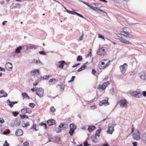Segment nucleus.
Here are the masks:
<instances>
[{"instance_id":"1","label":"nucleus","mask_w":146,"mask_h":146,"mask_svg":"<svg viewBox=\"0 0 146 146\" xmlns=\"http://www.w3.org/2000/svg\"><path fill=\"white\" fill-rule=\"evenodd\" d=\"M123 31L117 34L118 39L126 44H131V43L128 41L133 38V35L131 34V30L128 28H125L123 29Z\"/></svg>"},{"instance_id":"61","label":"nucleus","mask_w":146,"mask_h":146,"mask_svg":"<svg viewBox=\"0 0 146 146\" xmlns=\"http://www.w3.org/2000/svg\"><path fill=\"white\" fill-rule=\"evenodd\" d=\"M20 116L22 119H24L25 118V115H20Z\"/></svg>"},{"instance_id":"58","label":"nucleus","mask_w":146,"mask_h":146,"mask_svg":"<svg viewBox=\"0 0 146 146\" xmlns=\"http://www.w3.org/2000/svg\"><path fill=\"white\" fill-rule=\"evenodd\" d=\"M142 94L144 97H146V91H143L142 92Z\"/></svg>"},{"instance_id":"12","label":"nucleus","mask_w":146,"mask_h":146,"mask_svg":"<svg viewBox=\"0 0 146 146\" xmlns=\"http://www.w3.org/2000/svg\"><path fill=\"white\" fill-rule=\"evenodd\" d=\"M97 53L98 55L101 56L104 55L105 53L104 49L102 48H99Z\"/></svg>"},{"instance_id":"26","label":"nucleus","mask_w":146,"mask_h":146,"mask_svg":"<svg viewBox=\"0 0 146 146\" xmlns=\"http://www.w3.org/2000/svg\"><path fill=\"white\" fill-rule=\"evenodd\" d=\"M50 77L49 75H45L43 77H41L40 78V80H46Z\"/></svg>"},{"instance_id":"46","label":"nucleus","mask_w":146,"mask_h":146,"mask_svg":"<svg viewBox=\"0 0 146 146\" xmlns=\"http://www.w3.org/2000/svg\"><path fill=\"white\" fill-rule=\"evenodd\" d=\"M50 111L51 112H54L55 111V110L53 106H51L50 109Z\"/></svg>"},{"instance_id":"23","label":"nucleus","mask_w":146,"mask_h":146,"mask_svg":"<svg viewBox=\"0 0 146 146\" xmlns=\"http://www.w3.org/2000/svg\"><path fill=\"white\" fill-rule=\"evenodd\" d=\"M91 139L93 143H96L97 141V139L95 135H92L91 137Z\"/></svg>"},{"instance_id":"49","label":"nucleus","mask_w":146,"mask_h":146,"mask_svg":"<svg viewBox=\"0 0 146 146\" xmlns=\"http://www.w3.org/2000/svg\"><path fill=\"white\" fill-rule=\"evenodd\" d=\"M19 113V112H13V115L15 117L17 116Z\"/></svg>"},{"instance_id":"63","label":"nucleus","mask_w":146,"mask_h":146,"mask_svg":"<svg viewBox=\"0 0 146 146\" xmlns=\"http://www.w3.org/2000/svg\"><path fill=\"white\" fill-rule=\"evenodd\" d=\"M132 144L133 145V146H137L136 142H133Z\"/></svg>"},{"instance_id":"6","label":"nucleus","mask_w":146,"mask_h":146,"mask_svg":"<svg viewBox=\"0 0 146 146\" xmlns=\"http://www.w3.org/2000/svg\"><path fill=\"white\" fill-rule=\"evenodd\" d=\"M127 65L126 63H124L122 65L120 66L119 67L120 71L123 73H125L127 70Z\"/></svg>"},{"instance_id":"32","label":"nucleus","mask_w":146,"mask_h":146,"mask_svg":"<svg viewBox=\"0 0 146 146\" xmlns=\"http://www.w3.org/2000/svg\"><path fill=\"white\" fill-rule=\"evenodd\" d=\"M111 81H109L104 83L103 84L104 87H105V88L107 86H108L111 82Z\"/></svg>"},{"instance_id":"48","label":"nucleus","mask_w":146,"mask_h":146,"mask_svg":"<svg viewBox=\"0 0 146 146\" xmlns=\"http://www.w3.org/2000/svg\"><path fill=\"white\" fill-rule=\"evenodd\" d=\"M107 61V62H105L104 61H101L99 63H100V64L103 66H105L106 63H107L108 61H106V62Z\"/></svg>"},{"instance_id":"40","label":"nucleus","mask_w":146,"mask_h":146,"mask_svg":"<svg viewBox=\"0 0 146 146\" xmlns=\"http://www.w3.org/2000/svg\"><path fill=\"white\" fill-rule=\"evenodd\" d=\"M98 38H101L104 41H105V39L104 36L100 34L98 35Z\"/></svg>"},{"instance_id":"31","label":"nucleus","mask_w":146,"mask_h":146,"mask_svg":"<svg viewBox=\"0 0 146 146\" xmlns=\"http://www.w3.org/2000/svg\"><path fill=\"white\" fill-rule=\"evenodd\" d=\"M84 36V32L83 31L82 32V33L81 36H80L77 39V40L78 41H80L82 40Z\"/></svg>"},{"instance_id":"43","label":"nucleus","mask_w":146,"mask_h":146,"mask_svg":"<svg viewBox=\"0 0 146 146\" xmlns=\"http://www.w3.org/2000/svg\"><path fill=\"white\" fill-rule=\"evenodd\" d=\"M38 53L40 54H42L43 55H46V53L44 51H40L38 52Z\"/></svg>"},{"instance_id":"25","label":"nucleus","mask_w":146,"mask_h":146,"mask_svg":"<svg viewBox=\"0 0 146 146\" xmlns=\"http://www.w3.org/2000/svg\"><path fill=\"white\" fill-rule=\"evenodd\" d=\"M7 103L8 106H9L11 108H12L13 107V102L11 101L9 99L7 101Z\"/></svg>"},{"instance_id":"42","label":"nucleus","mask_w":146,"mask_h":146,"mask_svg":"<svg viewBox=\"0 0 146 146\" xmlns=\"http://www.w3.org/2000/svg\"><path fill=\"white\" fill-rule=\"evenodd\" d=\"M35 106V104L33 103H30L29 104V106L32 108H33Z\"/></svg>"},{"instance_id":"22","label":"nucleus","mask_w":146,"mask_h":146,"mask_svg":"<svg viewBox=\"0 0 146 146\" xmlns=\"http://www.w3.org/2000/svg\"><path fill=\"white\" fill-rule=\"evenodd\" d=\"M140 78L143 80L145 79V74L144 72H140L139 74Z\"/></svg>"},{"instance_id":"47","label":"nucleus","mask_w":146,"mask_h":146,"mask_svg":"<svg viewBox=\"0 0 146 146\" xmlns=\"http://www.w3.org/2000/svg\"><path fill=\"white\" fill-rule=\"evenodd\" d=\"M75 76H72L71 78V79L70 80L68 81V82L69 83L73 81L74 79L75 78Z\"/></svg>"},{"instance_id":"35","label":"nucleus","mask_w":146,"mask_h":146,"mask_svg":"<svg viewBox=\"0 0 146 146\" xmlns=\"http://www.w3.org/2000/svg\"><path fill=\"white\" fill-rule=\"evenodd\" d=\"M27 108H25L21 110V112L23 114H25L27 113Z\"/></svg>"},{"instance_id":"34","label":"nucleus","mask_w":146,"mask_h":146,"mask_svg":"<svg viewBox=\"0 0 146 146\" xmlns=\"http://www.w3.org/2000/svg\"><path fill=\"white\" fill-rule=\"evenodd\" d=\"M101 130L100 129H98L97 130L95 134V136H98V137H100V133Z\"/></svg>"},{"instance_id":"16","label":"nucleus","mask_w":146,"mask_h":146,"mask_svg":"<svg viewBox=\"0 0 146 146\" xmlns=\"http://www.w3.org/2000/svg\"><path fill=\"white\" fill-rule=\"evenodd\" d=\"M23 134L22 131L21 129H18L15 133V135L17 136H21Z\"/></svg>"},{"instance_id":"13","label":"nucleus","mask_w":146,"mask_h":146,"mask_svg":"<svg viewBox=\"0 0 146 146\" xmlns=\"http://www.w3.org/2000/svg\"><path fill=\"white\" fill-rule=\"evenodd\" d=\"M120 106L121 107L125 106L127 104V101L125 99L121 100L119 101Z\"/></svg>"},{"instance_id":"9","label":"nucleus","mask_w":146,"mask_h":146,"mask_svg":"<svg viewBox=\"0 0 146 146\" xmlns=\"http://www.w3.org/2000/svg\"><path fill=\"white\" fill-rule=\"evenodd\" d=\"M6 69L9 71H11L13 68V65L10 62L7 63L5 65Z\"/></svg>"},{"instance_id":"17","label":"nucleus","mask_w":146,"mask_h":146,"mask_svg":"<svg viewBox=\"0 0 146 146\" xmlns=\"http://www.w3.org/2000/svg\"><path fill=\"white\" fill-rule=\"evenodd\" d=\"M47 123L49 126L53 125L55 123V121L52 119H50L47 121Z\"/></svg>"},{"instance_id":"27","label":"nucleus","mask_w":146,"mask_h":146,"mask_svg":"<svg viewBox=\"0 0 146 146\" xmlns=\"http://www.w3.org/2000/svg\"><path fill=\"white\" fill-rule=\"evenodd\" d=\"M67 125L65 123H61L58 127L60 128H67Z\"/></svg>"},{"instance_id":"20","label":"nucleus","mask_w":146,"mask_h":146,"mask_svg":"<svg viewBox=\"0 0 146 146\" xmlns=\"http://www.w3.org/2000/svg\"><path fill=\"white\" fill-rule=\"evenodd\" d=\"M65 62L63 61H61L58 62L59 65L58 66V67L60 68H62L64 66V64Z\"/></svg>"},{"instance_id":"14","label":"nucleus","mask_w":146,"mask_h":146,"mask_svg":"<svg viewBox=\"0 0 146 146\" xmlns=\"http://www.w3.org/2000/svg\"><path fill=\"white\" fill-rule=\"evenodd\" d=\"M8 96L6 93H5V91L3 90L0 91V98L2 97H6Z\"/></svg>"},{"instance_id":"33","label":"nucleus","mask_w":146,"mask_h":146,"mask_svg":"<svg viewBox=\"0 0 146 146\" xmlns=\"http://www.w3.org/2000/svg\"><path fill=\"white\" fill-rule=\"evenodd\" d=\"M60 86V90H61L62 91H63L64 90V85L63 84H60V85H58L57 86Z\"/></svg>"},{"instance_id":"54","label":"nucleus","mask_w":146,"mask_h":146,"mask_svg":"<svg viewBox=\"0 0 146 146\" xmlns=\"http://www.w3.org/2000/svg\"><path fill=\"white\" fill-rule=\"evenodd\" d=\"M27 109L28 110H27V113L29 114L31 113L32 112V111L31 110L30 108H27Z\"/></svg>"},{"instance_id":"4","label":"nucleus","mask_w":146,"mask_h":146,"mask_svg":"<svg viewBox=\"0 0 146 146\" xmlns=\"http://www.w3.org/2000/svg\"><path fill=\"white\" fill-rule=\"evenodd\" d=\"M35 90L37 91L36 92V94L40 97H42L43 96L44 94V90L42 88H37Z\"/></svg>"},{"instance_id":"60","label":"nucleus","mask_w":146,"mask_h":146,"mask_svg":"<svg viewBox=\"0 0 146 146\" xmlns=\"http://www.w3.org/2000/svg\"><path fill=\"white\" fill-rule=\"evenodd\" d=\"M56 79H50L49 81L48 82L49 83H51L53 82L54 80L55 81Z\"/></svg>"},{"instance_id":"24","label":"nucleus","mask_w":146,"mask_h":146,"mask_svg":"<svg viewBox=\"0 0 146 146\" xmlns=\"http://www.w3.org/2000/svg\"><path fill=\"white\" fill-rule=\"evenodd\" d=\"M97 88L100 91H102L105 89V87H104V85H103V84L99 85L98 86Z\"/></svg>"},{"instance_id":"50","label":"nucleus","mask_w":146,"mask_h":146,"mask_svg":"<svg viewBox=\"0 0 146 146\" xmlns=\"http://www.w3.org/2000/svg\"><path fill=\"white\" fill-rule=\"evenodd\" d=\"M84 146H90V145L88 144L87 141H85L84 143Z\"/></svg>"},{"instance_id":"55","label":"nucleus","mask_w":146,"mask_h":146,"mask_svg":"<svg viewBox=\"0 0 146 146\" xmlns=\"http://www.w3.org/2000/svg\"><path fill=\"white\" fill-rule=\"evenodd\" d=\"M142 136L143 138V139L145 140L146 139V133H143L142 134Z\"/></svg>"},{"instance_id":"53","label":"nucleus","mask_w":146,"mask_h":146,"mask_svg":"<svg viewBox=\"0 0 146 146\" xmlns=\"http://www.w3.org/2000/svg\"><path fill=\"white\" fill-rule=\"evenodd\" d=\"M10 133V130L9 129L7 130V132L4 131L3 132V134L5 135H6L7 134H9Z\"/></svg>"},{"instance_id":"15","label":"nucleus","mask_w":146,"mask_h":146,"mask_svg":"<svg viewBox=\"0 0 146 146\" xmlns=\"http://www.w3.org/2000/svg\"><path fill=\"white\" fill-rule=\"evenodd\" d=\"M22 49V47L21 46H19L17 47L15 50V53L16 54H19L21 52V50Z\"/></svg>"},{"instance_id":"18","label":"nucleus","mask_w":146,"mask_h":146,"mask_svg":"<svg viewBox=\"0 0 146 146\" xmlns=\"http://www.w3.org/2000/svg\"><path fill=\"white\" fill-rule=\"evenodd\" d=\"M87 63V62L84 64L78 70H77V71L78 72H80L84 69L85 68H87V66L85 65Z\"/></svg>"},{"instance_id":"39","label":"nucleus","mask_w":146,"mask_h":146,"mask_svg":"<svg viewBox=\"0 0 146 146\" xmlns=\"http://www.w3.org/2000/svg\"><path fill=\"white\" fill-rule=\"evenodd\" d=\"M40 125L41 126L43 127L44 128V129H46L47 128V125L45 123H42Z\"/></svg>"},{"instance_id":"2","label":"nucleus","mask_w":146,"mask_h":146,"mask_svg":"<svg viewBox=\"0 0 146 146\" xmlns=\"http://www.w3.org/2000/svg\"><path fill=\"white\" fill-rule=\"evenodd\" d=\"M116 125V124L115 122H112L111 124L110 123L108 125V128L107 131V133L112 134L114 130V127Z\"/></svg>"},{"instance_id":"56","label":"nucleus","mask_w":146,"mask_h":146,"mask_svg":"<svg viewBox=\"0 0 146 146\" xmlns=\"http://www.w3.org/2000/svg\"><path fill=\"white\" fill-rule=\"evenodd\" d=\"M5 121L3 118H0V123H3Z\"/></svg>"},{"instance_id":"11","label":"nucleus","mask_w":146,"mask_h":146,"mask_svg":"<svg viewBox=\"0 0 146 146\" xmlns=\"http://www.w3.org/2000/svg\"><path fill=\"white\" fill-rule=\"evenodd\" d=\"M131 95L133 96L138 98H140L142 96V95L140 94V92L137 91L133 92L131 94Z\"/></svg>"},{"instance_id":"29","label":"nucleus","mask_w":146,"mask_h":146,"mask_svg":"<svg viewBox=\"0 0 146 146\" xmlns=\"http://www.w3.org/2000/svg\"><path fill=\"white\" fill-rule=\"evenodd\" d=\"M34 48V46L33 45L28 46L26 47V50L28 51L30 49H32Z\"/></svg>"},{"instance_id":"51","label":"nucleus","mask_w":146,"mask_h":146,"mask_svg":"<svg viewBox=\"0 0 146 146\" xmlns=\"http://www.w3.org/2000/svg\"><path fill=\"white\" fill-rule=\"evenodd\" d=\"M23 145L24 146H28L29 145V143L27 141H25L24 143H23Z\"/></svg>"},{"instance_id":"57","label":"nucleus","mask_w":146,"mask_h":146,"mask_svg":"<svg viewBox=\"0 0 146 146\" xmlns=\"http://www.w3.org/2000/svg\"><path fill=\"white\" fill-rule=\"evenodd\" d=\"M92 73L95 76L96 75V71L94 69H93L92 70Z\"/></svg>"},{"instance_id":"21","label":"nucleus","mask_w":146,"mask_h":146,"mask_svg":"<svg viewBox=\"0 0 146 146\" xmlns=\"http://www.w3.org/2000/svg\"><path fill=\"white\" fill-rule=\"evenodd\" d=\"M96 129V127L94 125H90L88 128V130L90 132H92Z\"/></svg>"},{"instance_id":"52","label":"nucleus","mask_w":146,"mask_h":146,"mask_svg":"<svg viewBox=\"0 0 146 146\" xmlns=\"http://www.w3.org/2000/svg\"><path fill=\"white\" fill-rule=\"evenodd\" d=\"M55 131L57 133H59L61 131V129L59 128H57L56 129Z\"/></svg>"},{"instance_id":"38","label":"nucleus","mask_w":146,"mask_h":146,"mask_svg":"<svg viewBox=\"0 0 146 146\" xmlns=\"http://www.w3.org/2000/svg\"><path fill=\"white\" fill-rule=\"evenodd\" d=\"M82 59V56L79 55L78 56L77 58V61H81Z\"/></svg>"},{"instance_id":"45","label":"nucleus","mask_w":146,"mask_h":146,"mask_svg":"<svg viewBox=\"0 0 146 146\" xmlns=\"http://www.w3.org/2000/svg\"><path fill=\"white\" fill-rule=\"evenodd\" d=\"M3 146H9V144L7 143V140H5Z\"/></svg>"},{"instance_id":"44","label":"nucleus","mask_w":146,"mask_h":146,"mask_svg":"<svg viewBox=\"0 0 146 146\" xmlns=\"http://www.w3.org/2000/svg\"><path fill=\"white\" fill-rule=\"evenodd\" d=\"M31 129H33L35 130V131H37L38 130L36 128V125L35 124H34L33 125L32 127H31Z\"/></svg>"},{"instance_id":"7","label":"nucleus","mask_w":146,"mask_h":146,"mask_svg":"<svg viewBox=\"0 0 146 146\" xmlns=\"http://www.w3.org/2000/svg\"><path fill=\"white\" fill-rule=\"evenodd\" d=\"M108 98H107L106 99L100 101L99 104V106H101L103 105H104L105 106L108 105L109 104L108 101Z\"/></svg>"},{"instance_id":"37","label":"nucleus","mask_w":146,"mask_h":146,"mask_svg":"<svg viewBox=\"0 0 146 146\" xmlns=\"http://www.w3.org/2000/svg\"><path fill=\"white\" fill-rule=\"evenodd\" d=\"M74 131V129H70L69 131V133L70 136H72Z\"/></svg>"},{"instance_id":"5","label":"nucleus","mask_w":146,"mask_h":146,"mask_svg":"<svg viewBox=\"0 0 146 146\" xmlns=\"http://www.w3.org/2000/svg\"><path fill=\"white\" fill-rule=\"evenodd\" d=\"M103 61H107L108 62L107 63H106L105 66H103L101 65L100 64V63L99 64V68L101 70L104 69L106 68L109 65L110 63V61L109 60H108V59H104L103 60Z\"/></svg>"},{"instance_id":"8","label":"nucleus","mask_w":146,"mask_h":146,"mask_svg":"<svg viewBox=\"0 0 146 146\" xmlns=\"http://www.w3.org/2000/svg\"><path fill=\"white\" fill-rule=\"evenodd\" d=\"M64 8L66 10V11L67 12H68V13L72 15H76L82 18H84V17L83 16L79 14V13L75 11L73 12L72 11L66 9V8L65 7H64Z\"/></svg>"},{"instance_id":"36","label":"nucleus","mask_w":146,"mask_h":146,"mask_svg":"<svg viewBox=\"0 0 146 146\" xmlns=\"http://www.w3.org/2000/svg\"><path fill=\"white\" fill-rule=\"evenodd\" d=\"M22 126L23 127H26L27 126L29 125V122H27L26 123H23L22 124Z\"/></svg>"},{"instance_id":"28","label":"nucleus","mask_w":146,"mask_h":146,"mask_svg":"<svg viewBox=\"0 0 146 146\" xmlns=\"http://www.w3.org/2000/svg\"><path fill=\"white\" fill-rule=\"evenodd\" d=\"M70 129L75 130L76 129V126L74 124H71L70 125Z\"/></svg>"},{"instance_id":"30","label":"nucleus","mask_w":146,"mask_h":146,"mask_svg":"<svg viewBox=\"0 0 146 146\" xmlns=\"http://www.w3.org/2000/svg\"><path fill=\"white\" fill-rule=\"evenodd\" d=\"M22 96L23 98H27L28 99H29V97L28 95L25 92L23 93H22Z\"/></svg>"},{"instance_id":"59","label":"nucleus","mask_w":146,"mask_h":146,"mask_svg":"<svg viewBox=\"0 0 146 146\" xmlns=\"http://www.w3.org/2000/svg\"><path fill=\"white\" fill-rule=\"evenodd\" d=\"M21 123V122L20 121H17L16 123L15 126H19L20 124Z\"/></svg>"},{"instance_id":"19","label":"nucleus","mask_w":146,"mask_h":146,"mask_svg":"<svg viewBox=\"0 0 146 146\" xmlns=\"http://www.w3.org/2000/svg\"><path fill=\"white\" fill-rule=\"evenodd\" d=\"M34 62L37 65L39 66H42L43 65V64L42 62L39 60H37L36 59L34 60Z\"/></svg>"},{"instance_id":"3","label":"nucleus","mask_w":146,"mask_h":146,"mask_svg":"<svg viewBox=\"0 0 146 146\" xmlns=\"http://www.w3.org/2000/svg\"><path fill=\"white\" fill-rule=\"evenodd\" d=\"M133 139L136 140H139L140 139V132L138 129H136L135 132L132 134Z\"/></svg>"},{"instance_id":"41","label":"nucleus","mask_w":146,"mask_h":146,"mask_svg":"<svg viewBox=\"0 0 146 146\" xmlns=\"http://www.w3.org/2000/svg\"><path fill=\"white\" fill-rule=\"evenodd\" d=\"M82 2L85 4L87 5L88 7H90L92 9H93V7L92 6H90V5H89L86 2L82 1Z\"/></svg>"},{"instance_id":"62","label":"nucleus","mask_w":146,"mask_h":146,"mask_svg":"<svg viewBox=\"0 0 146 146\" xmlns=\"http://www.w3.org/2000/svg\"><path fill=\"white\" fill-rule=\"evenodd\" d=\"M0 70L1 71H3L4 72H5V70L4 68H1V67H0Z\"/></svg>"},{"instance_id":"10","label":"nucleus","mask_w":146,"mask_h":146,"mask_svg":"<svg viewBox=\"0 0 146 146\" xmlns=\"http://www.w3.org/2000/svg\"><path fill=\"white\" fill-rule=\"evenodd\" d=\"M30 74L33 76H36L39 74L40 72L38 69L33 70L31 72Z\"/></svg>"},{"instance_id":"64","label":"nucleus","mask_w":146,"mask_h":146,"mask_svg":"<svg viewBox=\"0 0 146 146\" xmlns=\"http://www.w3.org/2000/svg\"><path fill=\"white\" fill-rule=\"evenodd\" d=\"M110 92L112 94L114 93V91L113 89L110 90Z\"/></svg>"}]
</instances>
